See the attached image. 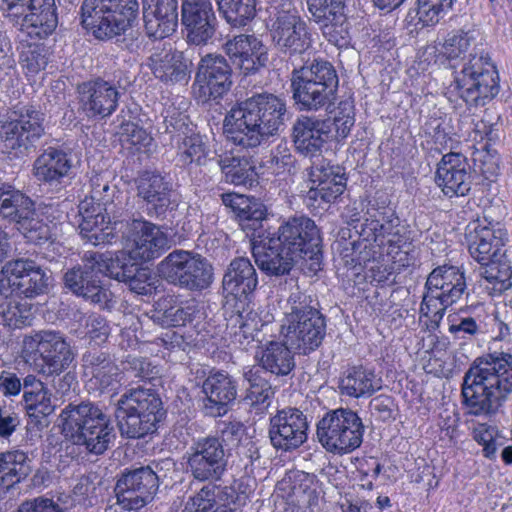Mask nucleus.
Masks as SVG:
<instances>
[{"label":"nucleus","mask_w":512,"mask_h":512,"mask_svg":"<svg viewBox=\"0 0 512 512\" xmlns=\"http://www.w3.org/2000/svg\"><path fill=\"white\" fill-rule=\"evenodd\" d=\"M400 219L387 200L369 201L352 246L355 285L384 287L394 283L397 271L414 264L411 241L400 231Z\"/></svg>","instance_id":"f257e3e1"},{"label":"nucleus","mask_w":512,"mask_h":512,"mask_svg":"<svg viewBox=\"0 0 512 512\" xmlns=\"http://www.w3.org/2000/svg\"><path fill=\"white\" fill-rule=\"evenodd\" d=\"M259 269L268 276L290 273L296 261H303L312 273L322 269V237L315 221L306 215H294L281 223L277 232L252 248Z\"/></svg>","instance_id":"f03ea898"},{"label":"nucleus","mask_w":512,"mask_h":512,"mask_svg":"<svg viewBox=\"0 0 512 512\" xmlns=\"http://www.w3.org/2000/svg\"><path fill=\"white\" fill-rule=\"evenodd\" d=\"M512 395V353L488 351L463 376L462 404L472 416L494 415Z\"/></svg>","instance_id":"7ed1b4c3"},{"label":"nucleus","mask_w":512,"mask_h":512,"mask_svg":"<svg viewBox=\"0 0 512 512\" xmlns=\"http://www.w3.org/2000/svg\"><path fill=\"white\" fill-rule=\"evenodd\" d=\"M286 113L284 99L266 92L256 94L238 103L227 113L224 133L235 145L254 148L279 132L284 125Z\"/></svg>","instance_id":"20e7f679"},{"label":"nucleus","mask_w":512,"mask_h":512,"mask_svg":"<svg viewBox=\"0 0 512 512\" xmlns=\"http://www.w3.org/2000/svg\"><path fill=\"white\" fill-rule=\"evenodd\" d=\"M62 433L66 439L95 455L103 454L114 438L110 418L97 405H68L61 413Z\"/></svg>","instance_id":"39448f33"},{"label":"nucleus","mask_w":512,"mask_h":512,"mask_svg":"<svg viewBox=\"0 0 512 512\" xmlns=\"http://www.w3.org/2000/svg\"><path fill=\"white\" fill-rule=\"evenodd\" d=\"M290 80L292 98L300 111L328 108L336 99L339 78L328 61L314 60L310 66L296 68Z\"/></svg>","instance_id":"423d86ee"},{"label":"nucleus","mask_w":512,"mask_h":512,"mask_svg":"<svg viewBox=\"0 0 512 512\" xmlns=\"http://www.w3.org/2000/svg\"><path fill=\"white\" fill-rule=\"evenodd\" d=\"M166 411L159 395L151 389L136 388L124 393L115 416L122 436L140 439L157 432Z\"/></svg>","instance_id":"0eeeda50"},{"label":"nucleus","mask_w":512,"mask_h":512,"mask_svg":"<svg viewBox=\"0 0 512 512\" xmlns=\"http://www.w3.org/2000/svg\"><path fill=\"white\" fill-rule=\"evenodd\" d=\"M138 13L137 0H84L81 23L96 39L106 40L124 33Z\"/></svg>","instance_id":"6e6552de"},{"label":"nucleus","mask_w":512,"mask_h":512,"mask_svg":"<svg viewBox=\"0 0 512 512\" xmlns=\"http://www.w3.org/2000/svg\"><path fill=\"white\" fill-rule=\"evenodd\" d=\"M45 115L34 105L14 106L0 114V143L14 157L32 148L45 133Z\"/></svg>","instance_id":"1a4fd4ad"},{"label":"nucleus","mask_w":512,"mask_h":512,"mask_svg":"<svg viewBox=\"0 0 512 512\" xmlns=\"http://www.w3.org/2000/svg\"><path fill=\"white\" fill-rule=\"evenodd\" d=\"M22 357L44 376L60 375L73 360L70 345L60 332L40 331L25 336Z\"/></svg>","instance_id":"9d476101"},{"label":"nucleus","mask_w":512,"mask_h":512,"mask_svg":"<svg viewBox=\"0 0 512 512\" xmlns=\"http://www.w3.org/2000/svg\"><path fill=\"white\" fill-rule=\"evenodd\" d=\"M499 73L488 53L471 55L456 77V89L467 105H485L499 93Z\"/></svg>","instance_id":"9b49d317"},{"label":"nucleus","mask_w":512,"mask_h":512,"mask_svg":"<svg viewBox=\"0 0 512 512\" xmlns=\"http://www.w3.org/2000/svg\"><path fill=\"white\" fill-rule=\"evenodd\" d=\"M364 426L358 414L350 409L327 412L317 424V437L331 453L344 455L360 447Z\"/></svg>","instance_id":"f8f14e48"},{"label":"nucleus","mask_w":512,"mask_h":512,"mask_svg":"<svg viewBox=\"0 0 512 512\" xmlns=\"http://www.w3.org/2000/svg\"><path fill=\"white\" fill-rule=\"evenodd\" d=\"M158 271L169 283L194 292L207 289L213 282V267L209 261L185 250L169 253L159 263Z\"/></svg>","instance_id":"ddd939ff"},{"label":"nucleus","mask_w":512,"mask_h":512,"mask_svg":"<svg viewBox=\"0 0 512 512\" xmlns=\"http://www.w3.org/2000/svg\"><path fill=\"white\" fill-rule=\"evenodd\" d=\"M281 331L291 348L309 354L322 344L326 335V319L310 305H293L285 314Z\"/></svg>","instance_id":"4468645a"},{"label":"nucleus","mask_w":512,"mask_h":512,"mask_svg":"<svg viewBox=\"0 0 512 512\" xmlns=\"http://www.w3.org/2000/svg\"><path fill=\"white\" fill-rule=\"evenodd\" d=\"M120 239L124 249L130 251L134 259L148 262L160 257L167 248L166 234L154 223L144 219L121 220L118 224Z\"/></svg>","instance_id":"2eb2a0df"},{"label":"nucleus","mask_w":512,"mask_h":512,"mask_svg":"<svg viewBox=\"0 0 512 512\" xmlns=\"http://www.w3.org/2000/svg\"><path fill=\"white\" fill-rule=\"evenodd\" d=\"M272 42L284 54L301 55L312 46V33L296 9H280L269 17Z\"/></svg>","instance_id":"dca6fc26"},{"label":"nucleus","mask_w":512,"mask_h":512,"mask_svg":"<svg viewBox=\"0 0 512 512\" xmlns=\"http://www.w3.org/2000/svg\"><path fill=\"white\" fill-rule=\"evenodd\" d=\"M232 86V69L221 55L207 54L201 58L192 92L198 103L218 102Z\"/></svg>","instance_id":"f3484780"},{"label":"nucleus","mask_w":512,"mask_h":512,"mask_svg":"<svg viewBox=\"0 0 512 512\" xmlns=\"http://www.w3.org/2000/svg\"><path fill=\"white\" fill-rule=\"evenodd\" d=\"M187 471L198 481H218L226 469L225 450L216 436L200 437L185 457Z\"/></svg>","instance_id":"a211bd4d"},{"label":"nucleus","mask_w":512,"mask_h":512,"mask_svg":"<svg viewBox=\"0 0 512 512\" xmlns=\"http://www.w3.org/2000/svg\"><path fill=\"white\" fill-rule=\"evenodd\" d=\"M159 488L158 475L149 467H140L117 480V502L126 510H139L151 502Z\"/></svg>","instance_id":"6ab92c4d"},{"label":"nucleus","mask_w":512,"mask_h":512,"mask_svg":"<svg viewBox=\"0 0 512 512\" xmlns=\"http://www.w3.org/2000/svg\"><path fill=\"white\" fill-rule=\"evenodd\" d=\"M466 241L471 257L485 265L503 255L507 232L498 227V223L478 218L468 225Z\"/></svg>","instance_id":"aec40b11"},{"label":"nucleus","mask_w":512,"mask_h":512,"mask_svg":"<svg viewBox=\"0 0 512 512\" xmlns=\"http://www.w3.org/2000/svg\"><path fill=\"white\" fill-rule=\"evenodd\" d=\"M307 417L297 408L279 410L270 418L269 437L272 445L283 451L299 448L308 438Z\"/></svg>","instance_id":"412c9836"},{"label":"nucleus","mask_w":512,"mask_h":512,"mask_svg":"<svg viewBox=\"0 0 512 512\" xmlns=\"http://www.w3.org/2000/svg\"><path fill=\"white\" fill-rule=\"evenodd\" d=\"M181 22L186 31L187 41L194 45L207 44L214 37L218 27L211 0H183Z\"/></svg>","instance_id":"4be33fe9"},{"label":"nucleus","mask_w":512,"mask_h":512,"mask_svg":"<svg viewBox=\"0 0 512 512\" xmlns=\"http://www.w3.org/2000/svg\"><path fill=\"white\" fill-rule=\"evenodd\" d=\"M258 286L256 269L247 257L234 258L223 275L222 289L226 303L248 304Z\"/></svg>","instance_id":"5701e85b"},{"label":"nucleus","mask_w":512,"mask_h":512,"mask_svg":"<svg viewBox=\"0 0 512 512\" xmlns=\"http://www.w3.org/2000/svg\"><path fill=\"white\" fill-rule=\"evenodd\" d=\"M77 92L80 107L89 117L103 119L118 108L120 94L117 88L100 77L82 82Z\"/></svg>","instance_id":"b1692460"},{"label":"nucleus","mask_w":512,"mask_h":512,"mask_svg":"<svg viewBox=\"0 0 512 512\" xmlns=\"http://www.w3.org/2000/svg\"><path fill=\"white\" fill-rule=\"evenodd\" d=\"M2 272L12 293L20 297L34 298L45 293L48 287L46 273L29 259L11 260Z\"/></svg>","instance_id":"393cba45"},{"label":"nucleus","mask_w":512,"mask_h":512,"mask_svg":"<svg viewBox=\"0 0 512 512\" xmlns=\"http://www.w3.org/2000/svg\"><path fill=\"white\" fill-rule=\"evenodd\" d=\"M435 183L448 198L463 197L471 190V175L460 153L443 154L435 172Z\"/></svg>","instance_id":"a878e982"},{"label":"nucleus","mask_w":512,"mask_h":512,"mask_svg":"<svg viewBox=\"0 0 512 512\" xmlns=\"http://www.w3.org/2000/svg\"><path fill=\"white\" fill-rule=\"evenodd\" d=\"M81 222L80 232L94 245H112L118 243L120 221L111 222L110 216L100 204L81 203L79 206Z\"/></svg>","instance_id":"bb28decb"},{"label":"nucleus","mask_w":512,"mask_h":512,"mask_svg":"<svg viewBox=\"0 0 512 512\" xmlns=\"http://www.w3.org/2000/svg\"><path fill=\"white\" fill-rule=\"evenodd\" d=\"M308 10L328 42L340 46L347 36L344 0H306Z\"/></svg>","instance_id":"cd10ccee"},{"label":"nucleus","mask_w":512,"mask_h":512,"mask_svg":"<svg viewBox=\"0 0 512 512\" xmlns=\"http://www.w3.org/2000/svg\"><path fill=\"white\" fill-rule=\"evenodd\" d=\"M225 52L232 64L244 76L255 74L268 61L266 47L254 35L240 34L228 40L225 44Z\"/></svg>","instance_id":"c85d7f7f"},{"label":"nucleus","mask_w":512,"mask_h":512,"mask_svg":"<svg viewBox=\"0 0 512 512\" xmlns=\"http://www.w3.org/2000/svg\"><path fill=\"white\" fill-rule=\"evenodd\" d=\"M73 163L67 152L49 146L35 159L33 174L43 184L65 186L72 179Z\"/></svg>","instance_id":"c756f323"},{"label":"nucleus","mask_w":512,"mask_h":512,"mask_svg":"<svg viewBox=\"0 0 512 512\" xmlns=\"http://www.w3.org/2000/svg\"><path fill=\"white\" fill-rule=\"evenodd\" d=\"M202 392L206 413L213 417L222 416L236 399L237 383L226 371L213 368L202 383Z\"/></svg>","instance_id":"7c9ffc66"},{"label":"nucleus","mask_w":512,"mask_h":512,"mask_svg":"<svg viewBox=\"0 0 512 512\" xmlns=\"http://www.w3.org/2000/svg\"><path fill=\"white\" fill-rule=\"evenodd\" d=\"M143 19L146 35L162 40L172 35L178 24L177 0H143Z\"/></svg>","instance_id":"2f4dec72"},{"label":"nucleus","mask_w":512,"mask_h":512,"mask_svg":"<svg viewBox=\"0 0 512 512\" xmlns=\"http://www.w3.org/2000/svg\"><path fill=\"white\" fill-rule=\"evenodd\" d=\"M137 195L149 216H164L171 205L172 184L160 173L144 171L137 180Z\"/></svg>","instance_id":"473e14b6"},{"label":"nucleus","mask_w":512,"mask_h":512,"mask_svg":"<svg viewBox=\"0 0 512 512\" xmlns=\"http://www.w3.org/2000/svg\"><path fill=\"white\" fill-rule=\"evenodd\" d=\"M311 181L316 184L308 191V199L317 203L335 202L346 189V177L335 171L334 166L329 163L313 164L310 171Z\"/></svg>","instance_id":"72a5a7b5"},{"label":"nucleus","mask_w":512,"mask_h":512,"mask_svg":"<svg viewBox=\"0 0 512 512\" xmlns=\"http://www.w3.org/2000/svg\"><path fill=\"white\" fill-rule=\"evenodd\" d=\"M329 137L324 120L301 115L292 128V140L296 150L305 156L314 157L321 153Z\"/></svg>","instance_id":"f704fd0d"},{"label":"nucleus","mask_w":512,"mask_h":512,"mask_svg":"<svg viewBox=\"0 0 512 512\" xmlns=\"http://www.w3.org/2000/svg\"><path fill=\"white\" fill-rule=\"evenodd\" d=\"M83 261L84 267L76 266L65 273V286L75 295L90 300L94 304H107L110 291L102 286L98 272L89 268L84 259Z\"/></svg>","instance_id":"c9c22d12"},{"label":"nucleus","mask_w":512,"mask_h":512,"mask_svg":"<svg viewBox=\"0 0 512 512\" xmlns=\"http://www.w3.org/2000/svg\"><path fill=\"white\" fill-rule=\"evenodd\" d=\"M375 370L363 364L349 365L339 378L340 393L351 398H368L381 389Z\"/></svg>","instance_id":"e433bc0d"},{"label":"nucleus","mask_w":512,"mask_h":512,"mask_svg":"<svg viewBox=\"0 0 512 512\" xmlns=\"http://www.w3.org/2000/svg\"><path fill=\"white\" fill-rule=\"evenodd\" d=\"M89 268L96 270L98 274H103L120 282H127L134 270V256L130 251L105 252L99 253L88 251L84 255Z\"/></svg>","instance_id":"4c0bfd02"},{"label":"nucleus","mask_w":512,"mask_h":512,"mask_svg":"<svg viewBox=\"0 0 512 512\" xmlns=\"http://www.w3.org/2000/svg\"><path fill=\"white\" fill-rule=\"evenodd\" d=\"M467 288L465 273L454 265L444 264L434 268L427 277L425 289H432L445 301L455 304Z\"/></svg>","instance_id":"58836bf2"},{"label":"nucleus","mask_w":512,"mask_h":512,"mask_svg":"<svg viewBox=\"0 0 512 512\" xmlns=\"http://www.w3.org/2000/svg\"><path fill=\"white\" fill-rule=\"evenodd\" d=\"M84 374L90 376L89 383L92 389L99 392H112L117 389L119 380L118 367L109 355L102 351L88 352L83 357Z\"/></svg>","instance_id":"ea45409f"},{"label":"nucleus","mask_w":512,"mask_h":512,"mask_svg":"<svg viewBox=\"0 0 512 512\" xmlns=\"http://www.w3.org/2000/svg\"><path fill=\"white\" fill-rule=\"evenodd\" d=\"M57 24L54 0H31L28 14L24 16L22 32L30 38L44 39L55 31Z\"/></svg>","instance_id":"a19ab883"},{"label":"nucleus","mask_w":512,"mask_h":512,"mask_svg":"<svg viewBox=\"0 0 512 512\" xmlns=\"http://www.w3.org/2000/svg\"><path fill=\"white\" fill-rule=\"evenodd\" d=\"M149 67L156 78L164 83L187 84L191 70L182 52L154 53L149 58Z\"/></svg>","instance_id":"79ce46f5"},{"label":"nucleus","mask_w":512,"mask_h":512,"mask_svg":"<svg viewBox=\"0 0 512 512\" xmlns=\"http://www.w3.org/2000/svg\"><path fill=\"white\" fill-rule=\"evenodd\" d=\"M26 213L18 215L13 222L17 230L23 235L27 242L35 245H43L52 240L53 226L52 221L44 218V213H39L34 209V204H28L25 208Z\"/></svg>","instance_id":"37998d69"},{"label":"nucleus","mask_w":512,"mask_h":512,"mask_svg":"<svg viewBox=\"0 0 512 512\" xmlns=\"http://www.w3.org/2000/svg\"><path fill=\"white\" fill-rule=\"evenodd\" d=\"M288 343L270 341L262 349L258 367L276 376H287L295 368V359Z\"/></svg>","instance_id":"c03bdc74"},{"label":"nucleus","mask_w":512,"mask_h":512,"mask_svg":"<svg viewBox=\"0 0 512 512\" xmlns=\"http://www.w3.org/2000/svg\"><path fill=\"white\" fill-rule=\"evenodd\" d=\"M264 374L265 372L257 366H252L244 373L245 379L249 382L246 400L256 415L267 411L275 394L270 382L263 377Z\"/></svg>","instance_id":"a18cd8bd"},{"label":"nucleus","mask_w":512,"mask_h":512,"mask_svg":"<svg viewBox=\"0 0 512 512\" xmlns=\"http://www.w3.org/2000/svg\"><path fill=\"white\" fill-rule=\"evenodd\" d=\"M30 472L28 454L14 449L0 453V487L9 489Z\"/></svg>","instance_id":"49530a36"},{"label":"nucleus","mask_w":512,"mask_h":512,"mask_svg":"<svg viewBox=\"0 0 512 512\" xmlns=\"http://www.w3.org/2000/svg\"><path fill=\"white\" fill-rule=\"evenodd\" d=\"M177 302V296L164 297L158 303L159 311H162V320L168 326L185 327L199 313L198 303L195 299Z\"/></svg>","instance_id":"de8ad7c7"},{"label":"nucleus","mask_w":512,"mask_h":512,"mask_svg":"<svg viewBox=\"0 0 512 512\" xmlns=\"http://www.w3.org/2000/svg\"><path fill=\"white\" fill-rule=\"evenodd\" d=\"M209 148L199 132L185 134L176 146V161L180 167L190 168L206 163Z\"/></svg>","instance_id":"09e8293b"},{"label":"nucleus","mask_w":512,"mask_h":512,"mask_svg":"<svg viewBox=\"0 0 512 512\" xmlns=\"http://www.w3.org/2000/svg\"><path fill=\"white\" fill-rule=\"evenodd\" d=\"M23 399L29 417L28 424L42 427L43 421L54 411L50 392L42 382H38L33 389L25 390Z\"/></svg>","instance_id":"8fccbe9b"},{"label":"nucleus","mask_w":512,"mask_h":512,"mask_svg":"<svg viewBox=\"0 0 512 512\" xmlns=\"http://www.w3.org/2000/svg\"><path fill=\"white\" fill-rule=\"evenodd\" d=\"M219 165L227 182L252 187L258 183V173L250 158L225 156Z\"/></svg>","instance_id":"3c124183"},{"label":"nucleus","mask_w":512,"mask_h":512,"mask_svg":"<svg viewBox=\"0 0 512 512\" xmlns=\"http://www.w3.org/2000/svg\"><path fill=\"white\" fill-rule=\"evenodd\" d=\"M267 218V208L253 198L250 205L236 218L241 229L251 241V249L266 240L267 231L263 229V221Z\"/></svg>","instance_id":"603ef678"},{"label":"nucleus","mask_w":512,"mask_h":512,"mask_svg":"<svg viewBox=\"0 0 512 512\" xmlns=\"http://www.w3.org/2000/svg\"><path fill=\"white\" fill-rule=\"evenodd\" d=\"M33 306L26 301L10 297L0 303V324L17 329L30 326L33 321Z\"/></svg>","instance_id":"864d4df0"},{"label":"nucleus","mask_w":512,"mask_h":512,"mask_svg":"<svg viewBox=\"0 0 512 512\" xmlns=\"http://www.w3.org/2000/svg\"><path fill=\"white\" fill-rule=\"evenodd\" d=\"M118 135L121 147L131 156L146 152L153 140L146 129L129 120L120 124Z\"/></svg>","instance_id":"5fc2aeb1"},{"label":"nucleus","mask_w":512,"mask_h":512,"mask_svg":"<svg viewBox=\"0 0 512 512\" xmlns=\"http://www.w3.org/2000/svg\"><path fill=\"white\" fill-rule=\"evenodd\" d=\"M444 300L443 296L435 293L432 289H426L420 304L419 315L420 321L424 323L428 331H435L439 328L447 308L453 305L449 300L445 302Z\"/></svg>","instance_id":"6e6d98bb"},{"label":"nucleus","mask_w":512,"mask_h":512,"mask_svg":"<svg viewBox=\"0 0 512 512\" xmlns=\"http://www.w3.org/2000/svg\"><path fill=\"white\" fill-rule=\"evenodd\" d=\"M50 53L43 43L26 42L21 44L19 63L26 76L34 77L45 70Z\"/></svg>","instance_id":"4d7b16f0"},{"label":"nucleus","mask_w":512,"mask_h":512,"mask_svg":"<svg viewBox=\"0 0 512 512\" xmlns=\"http://www.w3.org/2000/svg\"><path fill=\"white\" fill-rule=\"evenodd\" d=\"M219 11L233 26H245L256 16L257 0H216Z\"/></svg>","instance_id":"13d9d810"},{"label":"nucleus","mask_w":512,"mask_h":512,"mask_svg":"<svg viewBox=\"0 0 512 512\" xmlns=\"http://www.w3.org/2000/svg\"><path fill=\"white\" fill-rule=\"evenodd\" d=\"M498 257L485 264L484 278L492 295H500L512 287V266Z\"/></svg>","instance_id":"bf43d9fd"},{"label":"nucleus","mask_w":512,"mask_h":512,"mask_svg":"<svg viewBox=\"0 0 512 512\" xmlns=\"http://www.w3.org/2000/svg\"><path fill=\"white\" fill-rule=\"evenodd\" d=\"M31 204L29 197L11 186H0V217L12 224L18 215L25 212V208Z\"/></svg>","instance_id":"052dcab7"},{"label":"nucleus","mask_w":512,"mask_h":512,"mask_svg":"<svg viewBox=\"0 0 512 512\" xmlns=\"http://www.w3.org/2000/svg\"><path fill=\"white\" fill-rule=\"evenodd\" d=\"M247 304H232L237 316L236 323L241 324L255 335L266 325L274 322L275 317L270 306H259L243 314Z\"/></svg>","instance_id":"680f3d73"},{"label":"nucleus","mask_w":512,"mask_h":512,"mask_svg":"<svg viewBox=\"0 0 512 512\" xmlns=\"http://www.w3.org/2000/svg\"><path fill=\"white\" fill-rule=\"evenodd\" d=\"M217 486L209 483L186 501L182 512H226L217 503Z\"/></svg>","instance_id":"e2e57ef3"},{"label":"nucleus","mask_w":512,"mask_h":512,"mask_svg":"<svg viewBox=\"0 0 512 512\" xmlns=\"http://www.w3.org/2000/svg\"><path fill=\"white\" fill-rule=\"evenodd\" d=\"M473 440L482 447V456L488 460L494 461L497 457V451L500 443V430L497 426L488 423H478L471 432Z\"/></svg>","instance_id":"0e129e2a"},{"label":"nucleus","mask_w":512,"mask_h":512,"mask_svg":"<svg viewBox=\"0 0 512 512\" xmlns=\"http://www.w3.org/2000/svg\"><path fill=\"white\" fill-rule=\"evenodd\" d=\"M455 0H417V18L423 26H434L452 8Z\"/></svg>","instance_id":"69168bd1"},{"label":"nucleus","mask_w":512,"mask_h":512,"mask_svg":"<svg viewBox=\"0 0 512 512\" xmlns=\"http://www.w3.org/2000/svg\"><path fill=\"white\" fill-rule=\"evenodd\" d=\"M447 322L448 332L454 340L470 341L481 332L480 324L472 316L449 314Z\"/></svg>","instance_id":"338daca9"},{"label":"nucleus","mask_w":512,"mask_h":512,"mask_svg":"<svg viewBox=\"0 0 512 512\" xmlns=\"http://www.w3.org/2000/svg\"><path fill=\"white\" fill-rule=\"evenodd\" d=\"M331 113L337 139L347 138L355 124L354 105L347 100L340 101Z\"/></svg>","instance_id":"774afa93"}]
</instances>
